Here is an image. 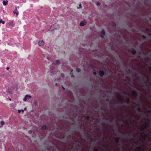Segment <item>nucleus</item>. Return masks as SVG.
Here are the masks:
<instances>
[{
  "label": "nucleus",
  "mask_w": 151,
  "mask_h": 151,
  "mask_svg": "<svg viewBox=\"0 0 151 151\" xmlns=\"http://www.w3.org/2000/svg\"><path fill=\"white\" fill-rule=\"evenodd\" d=\"M59 28V26L57 24H55L51 25L50 29L48 30L49 31H52L57 29Z\"/></svg>",
  "instance_id": "nucleus-1"
},
{
  "label": "nucleus",
  "mask_w": 151,
  "mask_h": 151,
  "mask_svg": "<svg viewBox=\"0 0 151 151\" xmlns=\"http://www.w3.org/2000/svg\"><path fill=\"white\" fill-rule=\"evenodd\" d=\"M141 77L142 78V80L144 81V83H148V81H147V76L145 74H143V76H142Z\"/></svg>",
  "instance_id": "nucleus-2"
},
{
  "label": "nucleus",
  "mask_w": 151,
  "mask_h": 151,
  "mask_svg": "<svg viewBox=\"0 0 151 151\" xmlns=\"http://www.w3.org/2000/svg\"><path fill=\"white\" fill-rule=\"evenodd\" d=\"M131 94L132 96L135 97H137V91L136 90L132 91L131 92Z\"/></svg>",
  "instance_id": "nucleus-3"
},
{
  "label": "nucleus",
  "mask_w": 151,
  "mask_h": 151,
  "mask_svg": "<svg viewBox=\"0 0 151 151\" xmlns=\"http://www.w3.org/2000/svg\"><path fill=\"white\" fill-rule=\"evenodd\" d=\"M17 8L19 9V6H18L17 7L16 6L15 7V9L13 11L14 14H16V15H18L19 14V12L17 9Z\"/></svg>",
  "instance_id": "nucleus-4"
},
{
  "label": "nucleus",
  "mask_w": 151,
  "mask_h": 151,
  "mask_svg": "<svg viewBox=\"0 0 151 151\" xmlns=\"http://www.w3.org/2000/svg\"><path fill=\"white\" fill-rule=\"evenodd\" d=\"M117 98L119 99V103L120 104H122L123 103L122 101V98L121 97L120 95L119 94Z\"/></svg>",
  "instance_id": "nucleus-5"
},
{
  "label": "nucleus",
  "mask_w": 151,
  "mask_h": 151,
  "mask_svg": "<svg viewBox=\"0 0 151 151\" xmlns=\"http://www.w3.org/2000/svg\"><path fill=\"white\" fill-rule=\"evenodd\" d=\"M142 148L141 146L138 147L135 149V151H143Z\"/></svg>",
  "instance_id": "nucleus-6"
},
{
  "label": "nucleus",
  "mask_w": 151,
  "mask_h": 151,
  "mask_svg": "<svg viewBox=\"0 0 151 151\" xmlns=\"http://www.w3.org/2000/svg\"><path fill=\"white\" fill-rule=\"evenodd\" d=\"M99 73L101 77H102L104 74V72L103 70H100L99 72Z\"/></svg>",
  "instance_id": "nucleus-7"
},
{
  "label": "nucleus",
  "mask_w": 151,
  "mask_h": 151,
  "mask_svg": "<svg viewBox=\"0 0 151 151\" xmlns=\"http://www.w3.org/2000/svg\"><path fill=\"white\" fill-rule=\"evenodd\" d=\"M86 24V22L84 21L81 22L80 24V25L81 26H84Z\"/></svg>",
  "instance_id": "nucleus-8"
},
{
  "label": "nucleus",
  "mask_w": 151,
  "mask_h": 151,
  "mask_svg": "<svg viewBox=\"0 0 151 151\" xmlns=\"http://www.w3.org/2000/svg\"><path fill=\"white\" fill-rule=\"evenodd\" d=\"M44 42L42 40L39 41L38 42V44L39 46H42L44 45Z\"/></svg>",
  "instance_id": "nucleus-9"
},
{
  "label": "nucleus",
  "mask_w": 151,
  "mask_h": 151,
  "mask_svg": "<svg viewBox=\"0 0 151 151\" xmlns=\"http://www.w3.org/2000/svg\"><path fill=\"white\" fill-rule=\"evenodd\" d=\"M53 64L55 65H59L60 64V61L58 60H56L55 62H53L52 63Z\"/></svg>",
  "instance_id": "nucleus-10"
},
{
  "label": "nucleus",
  "mask_w": 151,
  "mask_h": 151,
  "mask_svg": "<svg viewBox=\"0 0 151 151\" xmlns=\"http://www.w3.org/2000/svg\"><path fill=\"white\" fill-rule=\"evenodd\" d=\"M7 24L9 26H13V21H11L7 23Z\"/></svg>",
  "instance_id": "nucleus-11"
},
{
  "label": "nucleus",
  "mask_w": 151,
  "mask_h": 151,
  "mask_svg": "<svg viewBox=\"0 0 151 151\" xmlns=\"http://www.w3.org/2000/svg\"><path fill=\"white\" fill-rule=\"evenodd\" d=\"M8 1L7 0L4 1V0L3 1L2 3L4 5L6 6L8 4Z\"/></svg>",
  "instance_id": "nucleus-12"
},
{
  "label": "nucleus",
  "mask_w": 151,
  "mask_h": 151,
  "mask_svg": "<svg viewBox=\"0 0 151 151\" xmlns=\"http://www.w3.org/2000/svg\"><path fill=\"white\" fill-rule=\"evenodd\" d=\"M140 135H141V136L144 139H145V133L144 132H142V133H141V134H140Z\"/></svg>",
  "instance_id": "nucleus-13"
},
{
  "label": "nucleus",
  "mask_w": 151,
  "mask_h": 151,
  "mask_svg": "<svg viewBox=\"0 0 151 151\" xmlns=\"http://www.w3.org/2000/svg\"><path fill=\"white\" fill-rule=\"evenodd\" d=\"M41 128L43 130H45L47 129V127L46 125H43L41 127Z\"/></svg>",
  "instance_id": "nucleus-14"
},
{
  "label": "nucleus",
  "mask_w": 151,
  "mask_h": 151,
  "mask_svg": "<svg viewBox=\"0 0 151 151\" xmlns=\"http://www.w3.org/2000/svg\"><path fill=\"white\" fill-rule=\"evenodd\" d=\"M120 139V138L119 137H116L115 139V141L116 142H119Z\"/></svg>",
  "instance_id": "nucleus-15"
},
{
  "label": "nucleus",
  "mask_w": 151,
  "mask_h": 151,
  "mask_svg": "<svg viewBox=\"0 0 151 151\" xmlns=\"http://www.w3.org/2000/svg\"><path fill=\"white\" fill-rule=\"evenodd\" d=\"M143 125L144 126V127L145 128L148 127L150 126V124H147L145 125Z\"/></svg>",
  "instance_id": "nucleus-16"
},
{
  "label": "nucleus",
  "mask_w": 151,
  "mask_h": 151,
  "mask_svg": "<svg viewBox=\"0 0 151 151\" xmlns=\"http://www.w3.org/2000/svg\"><path fill=\"white\" fill-rule=\"evenodd\" d=\"M131 53L133 55H135L136 53V51L134 50V49H132L131 52Z\"/></svg>",
  "instance_id": "nucleus-17"
},
{
  "label": "nucleus",
  "mask_w": 151,
  "mask_h": 151,
  "mask_svg": "<svg viewBox=\"0 0 151 151\" xmlns=\"http://www.w3.org/2000/svg\"><path fill=\"white\" fill-rule=\"evenodd\" d=\"M112 26L114 27H116V24L115 22H112Z\"/></svg>",
  "instance_id": "nucleus-18"
},
{
  "label": "nucleus",
  "mask_w": 151,
  "mask_h": 151,
  "mask_svg": "<svg viewBox=\"0 0 151 151\" xmlns=\"http://www.w3.org/2000/svg\"><path fill=\"white\" fill-rule=\"evenodd\" d=\"M122 92V93L124 94H128L129 96L130 95V94L129 93H128L125 91H123Z\"/></svg>",
  "instance_id": "nucleus-19"
},
{
  "label": "nucleus",
  "mask_w": 151,
  "mask_h": 151,
  "mask_svg": "<svg viewBox=\"0 0 151 151\" xmlns=\"http://www.w3.org/2000/svg\"><path fill=\"white\" fill-rule=\"evenodd\" d=\"M101 33L102 35H105V31L104 30H102L101 31Z\"/></svg>",
  "instance_id": "nucleus-20"
},
{
  "label": "nucleus",
  "mask_w": 151,
  "mask_h": 151,
  "mask_svg": "<svg viewBox=\"0 0 151 151\" xmlns=\"http://www.w3.org/2000/svg\"><path fill=\"white\" fill-rule=\"evenodd\" d=\"M0 23H2L3 24H4L5 23V22L4 21H3L2 19H0Z\"/></svg>",
  "instance_id": "nucleus-21"
},
{
  "label": "nucleus",
  "mask_w": 151,
  "mask_h": 151,
  "mask_svg": "<svg viewBox=\"0 0 151 151\" xmlns=\"http://www.w3.org/2000/svg\"><path fill=\"white\" fill-rule=\"evenodd\" d=\"M26 97H27V99H29L31 97V96L28 95H26Z\"/></svg>",
  "instance_id": "nucleus-22"
},
{
  "label": "nucleus",
  "mask_w": 151,
  "mask_h": 151,
  "mask_svg": "<svg viewBox=\"0 0 151 151\" xmlns=\"http://www.w3.org/2000/svg\"><path fill=\"white\" fill-rule=\"evenodd\" d=\"M76 70L78 71V72H80L81 71V69L80 68H76Z\"/></svg>",
  "instance_id": "nucleus-23"
},
{
  "label": "nucleus",
  "mask_w": 151,
  "mask_h": 151,
  "mask_svg": "<svg viewBox=\"0 0 151 151\" xmlns=\"http://www.w3.org/2000/svg\"><path fill=\"white\" fill-rule=\"evenodd\" d=\"M2 126H3L4 124V122L3 121H1L0 122Z\"/></svg>",
  "instance_id": "nucleus-24"
},
{
  "label": "nucleus",
  "mask_w": 151,
  "mask_h": 151,
  "mask_svg": "<svg viewBox=\"0 0 151 151\" xmlns=\"http://www.w3.org/2000/svg\"><path fill=\"white\" fill-rule=\"evenodd\" d=\"M27 97H26V95L25 96V97H24V98L23 99L24 101H27Z\"/></svg>",
  "instance_id": "nucleus-25"
},
{
  "label": "nucleus",
  "mask_w": 151,
  "mask_h": 151,
  "mask_svg": "<svg viewBox=\"0 0 151 151\" xmlns=\"http://www.w3.org/2000/svg\"><path fill=\"white\" fill-rule=\"evenodd\" d=\"M139 105H137V106L138 108H137V110L139 111H140V108L139 107Z\"/></svg>",
  "instance_id": "nucleus-26"
},
{
  "label": "nucleus",
  "mask_w": 151,
  "mask_h": 151,
  "mask_svg": "<svg viewBox=\"0 0 151 151\" xmlns=\"http://www.w3.org/2000/svg\"><path fill=\"white\" fill-rule=\"evenodd\" d=\"M73 69H71L70 71V75H72L73 74Z\"/></svg>",
  "instance_id": "nucleus-27"
},
{
  "label": "nucleus",
  "mask_w": 151,
  "mask_h": 151,
  "mask_svg": "<svg viewBox=\"0 0 151 151\" xmlns=\"http://www.w3.org/2000/svg\"><path fill=\"white\" fill-rule=\"evenodd\" d=\"M100 3L99 2H97L96 3V5L98 6H100Z\"/></svg>",
  "instance_id": "nucleus-28"
},
{
  "label": "nucleus",
  "mask_w": 151,
  "mask_h": 151,
  "mask_svg": "<svg viewBox=\"0 0 151 151\" xmlns=\"http://www.w3.org/2000/svg\"><path fill=\"white\" fill-rule=\"evenodd\" d=\"M79 7H77V9H80V8H81V4H80L79 5Z\"/></svg>",
  "instance_id": "nucleus-29"
},
{
  "label": "nucleus",
  "mask_w": 151,
  "mask_h": 151,
  "mask_svg": "<svg viewBox=\"0 0 151 151\" xmlns=\"http://www.w3.org/2000/svg\"><path fill=\"white\" fill-rule=\"evenodd\" d=\"M129 70L130 72L131 73H133V70H131L130 69H129Z\"/></svg>",
  "instance_id": "nucleus-30"
},
{
  "label": "nucleus",
  "mask_w": 151,
  "mask_h": 151,
  "mask_svg": "<svg viewBox=\"0 0 151 151\" xmlns=\"http://www.w3.org/2000/svg\"><path fill=\"white\" fill-rule=\"evenodd\" d=\"M129 103H130L129 101V100L128 99H127V104H129Z\"/></svg>",
  "instance_id": "nucleus-31"
},
{
  "label": "nucleus",
  "mask_w": 151,
  "mask_h": 151,
  "mask_svg": "<svg viewBox=\"0 0 151 151\" xmlns=\"http://www.w3.org/2000/svg\"><path fill=\"white\" fill-rule=\"evenodd\" d=\"M142 37L143 38H144V39H145L146 38V37L144 35H142Z\"/></svg>",
  "instance_id": "nucleus-32"
},
{
  "label": "nucleus",
  "mask_w": 151,
  "mask_h": 151,
  "mask_svg": "<svg viewBox=\"0 0 151 151\" xmlns=\"http://www.w3.org/2000/svg\"><path fill=\"white\" fill-rule=\"evenodd\" d=\"M93 151H98V149L97 148H96Z\"/></svg>",
  "instance_id": "nucleus-33"
},
{
  "label": "nucleus",
  "mask_w": 151,
  "mask_h": 151,
  "mask_svg": "<svg viewBox=\"0 0 151 151\" xmlns=\"http://www.w3.org/2000/svg\"><path fill=\"white\" fill-rule=\"evenodd\" d=\"M143 129H144L143 127H141V128H140L141 131H143Z\"/></svg>",
  "instance_id": "nucleus-34"
},
{
  "label": "nucleus",
  "mask_w": 151,
  "mask_h": 151,
  "mask_svg": "<svg viewBox=\"0 0 151 151\" xmlns=\"http://www.w3.org/2000/svg\"><path fill=\"white\" fill-rule=\"evenodd\" d=\"M146 30L147 32H148L149 31V29L148 28H146Z\"/></svg>",
  "instance_id": "nucleus-35"
},
{
  "label": "nucleus",
  "mask_w": 151,
  "mask_h": 151,
  "mask_svg": "<svg viewBox=\"0 0 151 151\" xmlns=\"http://www.w3.org/2000/svg\"><path fill=\"white\" fill-rule=\"evenodd\" d=\"M21 110H18V112L19 113H20L21 112Z\"/></svg>",
  "instance_id": "nucleus-36"
},
{
  "label": "nucleus",
  "mask_w": 151,
  "mask_h": 151,
  "mask_svg": "<svg viewBox=\"0 0 151 151\" xmlns=\"http://www.w3.org/2000/svg\"><path fill=\"white\" fill-rule=\"evenodd\" d=\"M96 74V72H93V74L94 75H95Z\"/></svg>",
  "instance_id": "nucleus-37"
},
{
  "label": "nucleus",
  "mask_w": 151,
  "mask_h": 151,
  "mask_svg": "<svg viewBox=\"0 0 151 151\" xmlns=\"http://www.w3.org/2000/svg\"><path fill=\"white\" fill-rule=\"evenodd\" d=\"M149 71L150 73H151V67L149 69Z\"/></svg>",
  "instance_id": "nucleus-38"
},
{
  "label": "nucleus",
  "mask_w": 151,
  "mask_h": 151,
  "mask_svg": "<svg viewBox=\"0 0 151 151\" xmlns=\"http://www.w3.org/2000/svg\"><path fill=\"white\" fill-rule=\"evenodd\" d=\"M71 77L72 78H73L74 77V76L72 74V75L71 76Z\"/></svg>",
  "instance_id": "nucleus-39"
},
{
  "label": "nucleus",
  "mask_w": 151,
  "mask_h": 151,
  "mask_svg": "<svg viewBox=\"0 0 151 151\" xmlns=\"http://www.w3.org/2000/svg\"><path fill=\"white\" fill-rule=\"evenodd\" d=\"M101 37L102 38H103L104 37V36L103 35H101Z\"/></svg>",
  "instance_id": "nucleus-40"
},
{
  "label": "nucleus",
  "mask_w": 151,
  "mask_h": 151,
  "mask_svg": "<svg viewBox=\"0 0 151 151\" xmlns=\"http://www.w3.org/2000/svg\"><path fill=\"white\" fill-rule=\"evenodd\" d=\"M106 101H109V99H106Z\"/></svg>",
  "instance_id": "nucleus-41"
},
{
  "label": "nucleus",
  "mask_w": 151,
  "mask_h": 151,
  "mask_svg": "<svg viewBox=\"0 0 151 151\" xmlns=\"http://www.w3.org/2000/svg\"><path fill=\"white\" fill-rule=\"evenodd\" d=\"M32 132V130H30L29 131V132L30 133H31V132Z\"/></svg>",
  "instance_id": "nucleus-42"
},
{
  "label": "nucleus",
  "mask_w": 151,
  "mask_h": 151,
  "mask_svg": "<svg viewBox=\"0 0 151 151\" xmlns=\"http://www.w3.org/2000/svg\"><path fill=\"white\" fill-rule=\"evenodd\" d=\"M78 142V141L77 140H76L75 142V145L76 144V143L77 142Z\"/></svg>",
  "instance_id": "nucleus-43"
},
{
  "label": "nucleus",
  "mask_w": 151,
  "mask_h": 151,
  "mask_svg": "<svg viewBox=\"0 0 151 151\" xmlns=\"http://www.w3.org/2000/svg\"><path fill=\"white\" fill-rule=\"evenodd\" d=\"M9 68L8 67H7L6 68V69L7 70H9Z\"/></svg>",
  "instance_id": "nucleus-44"
},
{
  "label": "nucleus",
  "mask_w": 151,
  "mask_h": 151,
  "mask_svg": "<svg viewBox=\"0 0 151 151\" xmlns=\"http://www.w3.org/2000/svg\"><path fill=\"white\" fill-rule=\"evenodd\" d=\"M128 137L129 138H131V136L129 134L128 136Z\"/></svg>",
  "instance_id": "nucleus-45"
},
{
  "label": "nucleus",
  "mask_w": 151,
  "mask_h": 151,
  "mask_svg": "<svg viewBox=\"0 0 151 151\" xmlns=\"http://www.w3.org/2000/svg\"><path fill=\"white\" fill-rule=\"evenodd\" d=\"M87 118L88 119L89 118V116H87Z\"/></svg>",
  "instance_id": "nucleus-46"
},
{
  "label": "nucleus",
  "mask_w": 151,
  "mask_h": 151,
  "mask_svg": "<svg viewBox=\"0 0 151 151\" xmlns=\"http://www.w3.org/2000/svg\"><path fill=\"white\" fill-rule=\"evenodd\" d=\"M49 58H49V57H47V59L48 60H50V59H49Z\"/></svg>",
  "instance_id": "nucleus-47"
},
{
  "label": "nucleus",
  "mask_w": 151,
  "mask_h": 151,
  "mask_svg": "<svg viewBox=\"0 0 151 151\" xmlns=\"http://www.w3.org/2000/svg\"><path fill=\"white\" fill-rule=\"evenodd\" d=\"M150 81L151 82V80ZM149 84L150 85H151V83H149Z\"/></svg>",
  "instance_id": "nucleus-48"
},
{
  "label": "nucleus",
  "mask_w": 151,
  "mask_h": 151,
  "mask_svg": "<svg viewBox=\"0 0 151 151\" xmlns=\"http://www.w3.org/2000/svg\"><path fill=\"white\" fill-rule=\"evenodd\" d=\"M149 56L151 57V53L149 55Z\"/></svg>",
  "instance_id": "nucleus-49"
},
{
  "label": "nucleus",
  "mask_w": 151,
  "mask_h": 151,
  "mask_svg": "<svg viewBox=\"0 0 151 151\" xmlns=\"http://www.w3.org/2000/svg\"><path fill=\"white\" fill-rule=\"evenodd\" d=\"M150 88H151V87H148V89H149Z\"/></svg>",
  "instance_id": "nucleus-50"
},
{
  "label": "nucleus",
  "mask_w": 151,
  "mask_h": 151,
  "mask_svg": "<svg viewBox=\"0 0 151 151\" xmlns=\"http://www.w3.org/2000/svg\"><path fill=\"white\" fill-rule=\"evenodd\" d=\"M62 86V87H63V89L64 90L65 89V88L63 87V86Z\"/></svg>",
  "instance_id": "nucleus-51"
},
{
  "label": "nucleus",
  "mask_w": 151,
  "mask_h": 151,
  "mask_svg": "<svg viewBox=\"0 0 151 151\" xmlns=\"http://www.w3.org/2000/svg\"><path fill=\"white\" fill-rule=\"evenodd\" d=\"M150 112V110H148V111H147V112H148V113H149V112Z\"/></svg>",
  "instance_id": "nucleus-52"
},
{
  "label": "nucleus",
  "mask_w": 151,
  "mask_h": 151,
  "mask_svg": "<svg viewBox=\"0 0 151 151\" xmlns=\"http://www.w3.org/2000/svg\"><path fill=\"white\" fill-rule=\"evenodd\" d=\"M106 147H109V145H106Z\"/></svg>",
  "instance_id": "nucleus-53"
},
{
  "label": "nucleus",
  "mask_w": 151,
  "mask_h": 151,
  "mask_svg": "<svg viewBox=\"0 0 151 151\" xmlns=\"http://www.w3.org/2000/svg\"><path fill=\"white\" fill-rule=\"evenodd\" d=\"M21 111H22V112H24V110H21Z\"/></svg>",
  "instance_id": "nucleus-54"
},
{
  "label": "nucleus",
  "mask_w": 151,
  "mask_h": 151,
  "mask_svg": "<svg viewBox=\"0 0 151 151\" xmlns=\"http://www.w3.org/2000/svg\"><path fill=\"white\" fill-rule=\"evenodd\" d=\"M43 57H45V54L43 55Z\"/></svg>",
  "instance_id": "nucleus-55"
},
{
  "label": "nucleus",
  "mask_w": 151,
  "mask_h": 151,
  "mask_svg": "<svg viewBox=\"0 0 151 151\" xmlns=\"http://www.w3.org/2000/svg\"><path fill=\"white\" fill-rule=\"evenodd\" d=\"M104 137H102V139H103V140H104Z\"/></svg>",
  "instance_id": "nucleus-56"
},
{
  "label": "nucleus",
  "mask_w": 151,
  "mask_h": 151,
  "mask_svg": "<svg viewBox=\"0 0 151 151\" xmlns=\"http://www.w3.org/2000/svg\"><path fill=\"white\" fill-rule=\"evenodd\" d=\"M51 71H52V68H51Z\"/></svg>",
  "instance_id": "nucleus-57"
},
{
  "label": "nucleus",
  "mask_w": 151,
  "mask_h": 151,
  "mask_svg": "<svg viewBox=\"0 0 151 151\" xmlns=\"http://www.w3.org/2000/svg\"><path fill=\"white\" fill-rule=\"evenodd\" d=\"M138 143V142L137 141L136 143L137 144Z\"/></svg>",
  "instance_id": "nucleus-58"
},
{
  "label": "nucleus",
  "mask_w": 151,
  "mask_h": 151,
  "mask_svg": "<svg viewBox=\"0 0 151 151\" xmlns=\"http://www.w3.org/2000/svg\"><path fill=\"white\" fill-rule=\"evenodd\" d=\"M102 146H103V147H105V145H102Z\"/></svg>",
  "instance_id": "nucleus-59"
},
{
  "label": "nucleus",
  "mask_w": 151,
  "mask_h": 151,
  "mask_svg": "<svg viewBox=\"0 0 151 151\" xmlns=\"http://www.w3.org/2000/svg\"><path fill=\"white\" fill-rule=\"evenodd\" d=\"M117 129L118 130H119V128H118V127H117Z\"/></svg>",
  "instance_id": "nucleus-60"
},
{
  "label": "nucleus",
  "mask_w": 151,
  "mask_h": 151,
  "mask_svg": "<svg viewBox=\"0 0 151 151\" xmlns=\"http://www.w3.org/2000/svg\"><path fill=\"white\" fill-rule=\"evenodd\" d=\"M139 73H140V74H142L141 73V72H140Z\"/></svg>",
  "instance_id": "nucleus-61"
},
{
  "label": "nucleus",
  "mask_w": 151,
  "mask_h": 151,
  "mask_svg": "<svg viewBox=\"0 0 151 151\" xmlns=\"http://www.w3.org/2000/svg\"><path fill=\"white\" fill-rule=\"evenodd\" d=\"M9 100L10 101L11 100V99H9Z\"/></svg>",
  "instance_id": "nucleus-62"
},
{
  "label": "nucleus",
  "mask_w": 151,
  "mask_h": 151,
  "mask_svg": "<svg viewBox=\"0 0 151 151\" xmlns=\"http://www.w3.org/2000/svg\"><path fill=\"white\" fill-rule=\"evenodd\" d=\"M126 121H127V119H126Z\"/></svg>",
  "instance_id": "nucleus-63"
},
{
  "label": "nucleus",
  "mask_w": 151,
  "mask_h": 151,
  "mask_svg": "<svg viewBox=\"0 0 151 151\" xmlns=\"http://www.w3.org/2000/svg\"><path fill=\"white\" fill-rule=\"evenodd\" d=\"M26 109V108H24V109Z\"/></svg>",
  "instance_id": "nucleus-64"
}]
</instances>
